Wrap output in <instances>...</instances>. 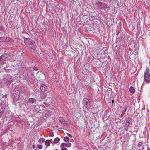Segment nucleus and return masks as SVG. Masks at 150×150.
<instances>
[{
  "mask_svg": "<svg viewBox=\"0 0 150 150\" xmlns=\"http://www.w3.org/2000/svg\"><path fill=\"white\" fill-rule=\"evenodd\" d=\"M24 41L25 45L29 49L33 50H35L36 49V45L34 42L29 39L24 38Z\"/></svg>",
  "mask_w": 150,
  "mask_h": 150,
  "instance_id": "f257e3e1",
  "label": "nucleus"
},
{
  "mask_svg": "<svg viewBox=\"0 0 150 150\" xmlns=\"http://www.w3.org/2000/svg\"><path fill=\"white\" fill-rule=\"evenodd\" d=\"M3 56H0V64H1L5 63V58H2Z\"/></svg>",
  "mask_w": 150,
  "mask_h": 150,
  "instance_id": "9d476101",
  "label": "nucleus"
},
{
  "mask_svg": "<svg viewBox=\"0 0 150 150\" xmlns=\"http://www.w3.org/2000/svg\"><path fill=\"white\" fill-rule=\"evenodd\" d=\"M32 147L33 148V149H34L35 148V146L34 145H32Z\"/></svg>",
  "mask_w": 150,
  "mask_h": 150,
  "instance_id": "c756f323",
  "label": "nucleus"
},
{
  "mask_svg": "<svg viewBox=\"0 0 150 150\" xmlns=\"http://www.w3.org/2000/svg\"><path fill=\"white\" fill-rule=\"evenodd\" d=\"M83 16L84 17V19H85V21L84 22L86 23L87 22H88L90 20V18H89L88 16L86 15H85Z\"/></svg>",
  "mask_w": 150,
  "mask_h": 150,
  "instance_id": "ddd939ff",
  "label": "nucleus"
},
{
  "mask_svg": "<svg viewBox=\"0 0 150 150\" xmlns=\"http://www.w3.org/2000/svg\"><path fill=\"white\" fill-rule=\"evenodd\" d=\"M4 110V108L3 105H1L0 106V113L3 112Z\"/></svg>",
  "mask_w": 150,
  "mask_h": 150,
  "instance_id": "f3484780",
  "label": "nucleus"
},
{
  "mask_svg": "<svg viewBox=\"0 0 150 150\" xmlns=\"http://www.w3.org/2000/svg\"><path fill=\"white\" fill-rule=\"evenodd\" d=\"M64 140L66 142H68L69 140V138L67 137H65L64 139Z\"/></svg>",
  "mask_w": 150,
  "mask_h": 150,
  "instance_id": "412c9836",
  "label": "nucleus"
},
{
  "mask_svg": "<svg viewBox=\"0 0 150 150\" xmlns=\"http://www.w3.org/2000/svg\"><path fill=\"white\" fill-rule=\"evenodd\" d=\"M60 139L59 138L57 137L55 138L53 141L51 142L53 146L56 144L58 143L60 141Z\"/></svg>",
  "mask_w": 150,
  "mask_h": 150,
  "instance_id": "6e6552de",
  "label": "nucleus"
},
{
  "mask_svg": "<svg viewBox=\"0 0 150 150\" xmlns=\"http://www.w3.org/2000/svg\"><path fill=\"white\" fill-rule=\"evenodd\" d=\"M43 103H44V104H45V105H47V103H46L45 102H44Z\"/></svg>",
  "mask_w": 150,
  "mask_h": 150,
  "instance_id": "7c9ffc66",
  "label": "nucleus"
},
{
  "mask_svg": "<svg viewBox=\"0 0 150 150\" xmlns=\"http://www.w3.org/2000/svg\"><path fill=\"white\" fill-rule=\"evenodd\" d=\"M11 79L9 77V79H7V81H6V83L7 85H9L11 83Z\"/></svg>",
  "mask_w": 150,
  "mask_h": 150,
  "instance_id": "2eb2a0df",
  "label": "nucleus"
},
{
  "mask_svg": "<svg viewBox=\"0 0 150 150\" xmlns=\"http://www.w3.org/2000/svg\"><path fill=\"white\" fill-rule=\"evenodd\" d=\"M97 9L99 10H105L107 8V11H109V7H107V4L105 3L101 2H98L97 3Z\"/></svg>",
  "mask_w": 150,
  "mask_h": 150,
  "instance_id": "7ed1b4c3",
  "label": "nucleus"
},
{
  "mask_svg": "<svg viewBox=\"0 0 150 150\" xmlns=\"http://www.w3.org/2000/svg\"><path fill=\"white\" fill-rule=\"evenodd\" d=\"M14 90H15V91H16V88H15V89H14Z\"/></svg>",
  "mask_w": 150,
  "mask_h": 150,
  "instance_id": "72a5a7b5",
  "label": "nucleus"
},
{
  "mask_svg": "<svg viewBox=\"0 0 150 150\" xmlns=\"http://www.w3.org/2000/svg\"><path fill=\"white\" fill-rule=\"evenodd\" d=\"M13 96H15V97L16 96H17V98H15V99H16V100H19V97L18 96V95L15 93V94H13Z\"/></svg>",
  "mask_w": 150,
  "mask_h": 150,
  "instance_id": "4be33fe9",
  "label": "nucleus"
},
{
  "mask_svg": "<svg viewBox=\"0 0 150 150\" xmlns=\"http://www.w3.org/2000/svg\"><path fill=\"white\" fill-rule=\"evenodd\" d=\"M40 89L42 91H47V86L45 84H42L40 86Z\"/></svg>",
  "mask_w": 150,
  "mask_h": 150,
  "instance_id": "0eeeda50",
  "label": "nucleus"
},
{
  "mask_svg": "<svg viewBox=\"0 0 150 150\" xmlns=\"http://www.w3.org/2000/svg\"><path fill=\"white\" fill-rule=\"evenodd\" d=\"M45 144L47 146H49L50 145V143L49 140H47L45 142Z\"/></svg>",
  "mask_w": 150,
  "mask_h": 150,
  "instance_id": "a211bd4d",
  "label": "nucleus"
},
{
  "mask_svg": "<svg viewBox=\"0 0 150 150\" xmlns=\"http://www.w3.org/2000/svg\"><path fill=\"white\" fill-rule=\"evenodd\" d=\"M62 148L61 149V150H68L67 149L64 147H62Z\"/></svg>",
  "mask_w": 150,
  "mask_h": 150,
  "instance_id": "393cba45",
  "label": "nucleus"
},
{
  "mask_svg": "<svg viewBox=\"0 0 150 150\" xmlns=\"http://www.w3.org/2000/svg\"><path fill=\"white\" fill-rule=\"evenodd\" d=\"M83 104L84 107L87 109H90L91 107V103L89 99L88 98H84L83 100Z\"/></svg>",
  "mask_w": 150,
  "mask_h": 150,
  "instance_id": "20e7f679",
  "label": "nucleus"
},
{
  "mask_svg": "<svg viewBox=\"0 0 150 150\" xmlns=\"http://www.w3.org/2000/svg\"><path fill=\"white\" fill-rule=\"evenodd\" d=\"M28 101L30 103L32 104L34 103L36 101V100L33 98H30L28 100Z\"/></svg>",
  "mask_w": 150,
  "mask_h": 150,
  "instance_id": "9b49d317",
  "label": "nucleus"
},
{
  "mask_svg": "<svg viewBox=\"0 0 150 150\" xmlns=\"http://www.w3.org/2000/svg\"><path fill=\"white\" fill-rule=\"evenodd\" d=\"M128 106L127 105H124L123 108V110L122 112H123L124 113H125V112L127 109Z\"/></svg>",
  "mask_w": 150,
  "mask_h": 150,
  "instance_id": "4468645a",
  "label": "nucleus"
},
{
  "mask_svg": "<svg viewBox=\"0 0 150 150\" xmlns=\"http://www.w3.org/2000/svg\"><path fill=\"white\" fill-rule=\"evenodd\" d=\"M125 127H131L132 125V119L130 118H127L125 119Z\"/></svg>",
  "mask_w": 150,
  "mask_h": 150,
  "instance_id": "39448f33",
  "label": "nucleus"
},
{
  "mask_svg": "<svg viewBox=\"0 0 150 150\" xmlns=\"http://www.w3.org/2000/svg\"><path fill=\"white\" fill-rule=\"evenodd\" d=\"M143 144V142H140L139 143L138 146L139 147H140Z\"/></svg>",
  "mask_w": 150,
  "mask_h": 150,
  "instance_id": "5701e85b",
  "label": "nucleus"
},
{
  "mask_svg": "<svg viewBox=\"0 0 150 150\" xmlns=\"http://www.w3.org/2000/svg\"><path fill=\"white\" fill-rule=\"evenodd\" d=\"M125 130L126 131H128V129L127 127H125Z\"/></svg>",
  "mask_w": 150,
  "mask_h": 150,
  "instance_id": "cd10ccee",
  "label": "nucleus"
},
{
  "mask_svg": "<svg viewBox=\"0 0 150 150\" xmlns=\"http://www.w3.org/2000/svg\"><path fill=\"white\" fill-rule=\"evenodd\" d=\"M125 114V113H124V112H122V113L121 115V117H122Z\"/></svg>",
  "mask_w": 150,
  "mask_h": 150,
  "instance_id": "a878e982",
  "label": "nucleus"
},
{
  "mask_svg": "<svg viewBox=\"0 0 150 150\" xmlns=\"http://www.w3.org/2000/svg\"><path fill=\"white\" fill-rule=\"evenodd\" d=\"M59 120L62 124L64 125H65V122L62 117H60L59 118Z\"/></svg>",
  "mask_w": 150,
  "mask_h": 150,
  "instance_id": "1a4fd4ad",
  "label": "nucleus"
},
{
  "mask_svg": "<svg viewBox=\"0 0 150 150\" xmlns=\"http://www.w3.org/2000/svg\"><path fill=\"white\" fill-rule=\"evenodd\" d=\"M67 135H68V136L69 137H71V138L72 137V136L70 134H67Z\"/></svg>",
  "mask_w": 150,
  "mask_h": 150,
  "instance_id": "c85d7f7f",
  "label": "nucleus"
},
{
  "mask_svg": "<svg viewBox=\"0 0 150 150\" xmlns=\"http://www.w3.org/2000/svg\"><path fill=\"white\" fill-rule=\"evenodd\" d=\"M71 146V144L70 143H63L61 144L60 146L61 147H64V146H66L67 147H70Z\"/></svg>",
  "mask_w": 150,
  "mask_h": 150,
  "instance_id": "423d86ee",
  "label": "nucleus"
},
{
  "mask_svg": "<svg viewBox=\"0 0 150 150\" xmlns=\"http://www.w3.org/2000/svg\"><path fill=\"white\" fill-rule=\"evenodd\" d=\"M38 147L40 149H42L43 148V146L42 145H38Z\"/></svg>",
  "mask_w": 150,
  "mask_h": 150,
  "instance_id": "b1692460",
  "label": "nucleus"
},
{
  "mask_svg": "<svg viewBox=\"0 0 150 150\" xmlns=\"http://www.w3.org/2000/svg\"><path fill=\"white\" fill-rule=\"evenodd\" d=\"M26 105L25 104H24V103H23V104H21L20 105V108L21 109V110H23V108H24V106H26Z\"/></svg>",
  "mask_w": 150,
  "mask_h": 150,
  "instance_id": "aec40b11",
  "label": "nucleus"
},
{
  "mask_svg": "<svg viewBox=\"0 0 150 150\" xmlns=\"http://www.w3.org/2000/svg\"><path fill=\"white\" fill-rule=\"evenodd\" d=\"M7 40V38L5 37H0V42H5Z\"/></svg>",
  "mask_w": 150,
  "mask_h": 150,
  "instance_id": "f8f14e48",
  "label": "nucleus"
},
{
  "mask_svg": "<svg viewBox=\"0 0 150 150\" xmlns=\"http://www.w3.org/2000/svg\"><path fill=\"white\" fill-rule=\"evenodd\" d=\"M6 95H3L2 97L3 98H7Z\"/></svg>",
  "mask_w": 150,
  "mask_h": 150,
  "instance_id": "bb28decb",
  "label": "nucleus"
},
{
  "mask_svg": "<svg viewBox=\"0 0 150 150\" xmlns=\"http://www.w3.org/2000/svg\"><path fill=\"white\" fill-rule=\"evenodd\" d=\"M144 81L147 84L150 83V73H149V68L148 67L146 68L144 71Z\"/></svg>",
  "mask_w": 150,
  "mask_h": 150,
  "instance_id": "f03ea898",
  "label": "nucleus"
},
{
  "mask_svg": "<svg viewBox=\"0 0 150 150\" xmlns=\"http://www.w3.org/2000/svg\"><path fill=\"white\" fill-rule=\"evenodd\" d=\"M1 30V29L0 28V31Z\"/></svg>",
  "mask_w": 150,
  "mask_h": 150,
  "instance_id": "473e14b6",
  "label": "nucleus"
},
{
  "mask_svg": "<svg viewBox=\"0 0 150 150\" xmlns=\"http://www.w3.org/2000/svg\"><path fill=\"white\" fill-rule=\"evenodd\" d=\"M45 139L43 138H40L38 140V142L39 143H43L45 141Z\"/></svg>",
  "mask_w": 150,
  "mask_h": 150,
  "instance_id": "6ab92c4d",
  "label": "nucleus"
},
{
  "mask_svg": "<svg viewBox=\"0 0 150 150\" xmlns=\"http://www.w3.org/2000/svg\"><path fill=\"white\" fill-rule=\"evenodd\" d=\"M147 150H150V149L149 147H148Z\"/></svg>",
  "mask_w": 150,
  "mask_h": 150,
  "instance_id": "2f4dec72",
  "label": "nucleus"
},
{
  "mask_svg": "<svg viewBox=\"0 0 150 150\" xmlns=\"http://www.w3.org/2000/svg\"><path fill=\"white\" fill-rule=\"evenodd\" d=\"M135 91V90L134 88L133 87L131 86L130 88L129 91L131 93H134Z\"/></svg>",
  "mask_w": 150,
  "mask_h": 150,
  "instance_id": "dca6fc26",
  "label": "nucleus"
}]
</instances>
